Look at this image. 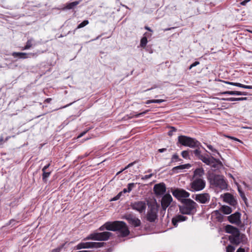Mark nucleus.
Listing matches in <instances>:
<instances>
[{"label": "nucleus", "mask_w": 252, "mask_h": 252, "mask_svg": "<svg viewBox=\"0 0 252 252\" xmlns=\"http://www.w3.org/2000/svg\"><path fill=\"white\" fill-rule=\"evenodd\" d=\"M225 231L231 234L229 236V240L231 243L238 245L240 243L246 244L247 241V236L241 233L239 230L231 225H227L225 227Z\"/></svg>", "instance_id": "1"}, {"label": "nucleus", "mask_w": 252, "mask_h": 252, "mask_svg": "<svg viewBox=\"0 0 252 252\" xmlns=\"http://www.w3.org/2000/svg\"><path fill=\"white\" fill-rule=\"evenodd\" d=\"M105 226L107 230L118 231L119 235L122 237H126L129 234V231L126 223L123 221L106 222Z\"/></svg>", "instance_id": "2"}, {"label": "nucleus", "mask_w": 252, "mask_h": 252, "mask_svg": "<svg viewBox=\"0 0 252 252\" xmlns=\"http://www.w3.org/2000/svg\"><path fill=\"white\" fill-rule=\"evenodd\" d=\"M208 180L213 187L223 190L227 189V185L223 176L213 172L208 173Z\"/></svg>", "instance_id": "3"}, {"label": "nucleus", "mask_w": 252, "mask_h": 252, "mask_svg": "<svg viewBox=\"0 0 252 252\" xmlns=\"http://www.w3.org/2000/svg\"><path fill=\"white\" fill-rule=\"evenodd\" d=\"M182 205H180L179 211L182 214L193 215L196 212L197 203L190 199L182 200Z\"/></svg>", "instance_id": "4"}, {"label": "nucleus", "mask_w": 252, "mask_h": 252, "mask_svg": "<svg viewBox=\"0 0 252 252\" xmlns=\"http://www.w3.org/2000/svg\"><path fill=\"white\" fill-rule=\"evenodd\" d=\"M178 144L191 148L201 147V143L196 139L185 135H180L178 136L177 144Z\"/></svg>", "instance_id": "5"}, {"label": "nucleus", "mask_w": 252, "mask_h": 252, "mask_svg": "<svg viewBox=\"0 0 252 252\" xmlns=\"http://www.w3.org/2000/svg\"><path fill=\"white\" fill-rule=\"evenodd\" d=\"M206 186L205 181L203 178H192L188 189L192 192L203 190Z\"/></svg>", "instance_id": "6"}, {"label": "nucleus", "mask_w": 252, "mask_h": 252, "mask_svg": "<svg viewBox=\"0 0 252 252\" xmlns=\"http://www.w3.org/2000/svg\"><path fill=\"white\" fill-rule=\"evenodd\" d=\"M112 233L105 231L102 232H95L90 234L84 240H93L96 241H106L111 236Z\"/></svg>", "instance_id": "7"}, {"label": "nucleus", "mask_w": 252, "mask_h": 252, "mask_svg": "<svg viewBox=\"0 0 252 252\" xmlns=\"http://www.w3.org/2000/svg\"><path fill=\"white\" fill-rule=\"evenodd\" d=\"M104 242H81L76 246V249L80 250L82 249L98 248L104 246Z\"/></svg>", "instance_id": "8"}, {"label": "nucleus", "mask_w": 252, "mask_h": 252, "mask_svg": "<svg viewBox=\"0 0 252 252\" xmlns=\"http://www.w3.org/2000/svg\"><path fill=\"white\" fill-rule=\"evenodd\" d=\"M171 192L173 195L181 202L182 199H188L187 198L189 197L190 195L189 193L185 189L178 188L172 189Z\"/></svg>", "instance_id": "9"}, {"label": "nucleus", "mask_w": 252, "mask_h": 252, "mask_svg": "<svg viewBox=\"0 0 252 252\" xmlns=\"http://www.w3.org/2000/svg\"><path fill=\"white\" fill-rule=\"evenodd\" d=\"M130 207L133 210H136L140 213H142L145 212L146 210V204L145 201H138L131 202Z\"/></svg>", "instance_id": "10"}, {"label": "nucleus", "mask_w": 252, "mask_h": 252, "mask_svg": "<svg viewBox=\"0 0 252 252\" xmlns=\"http://www.w3.org/2000/svg\"><path fill=\"white\" fill-rule=\"evenodd\" d=\"M158 209L157 207L152 206L150 208L147 215V219L150 222H154L158 218Z\"/></svg>", "instance_id": "11"}, {"label": "nucleus", "mask_w": 252, "mask_h": 252, "mask_svg": "<svg viewBox=\"0 0 252 252\" xmlns=\"http://www.w3.org/2000/svg\"><path fill=\"white\" fill-rule=\"evenodd\" d=\"M173 199L171 195L168 193L164 194L161 199V206L162 209L165 211L167 208L172 202Z\"/></svg>", "instance_id": "12"}, {"label": "nucleus", "mask_w": 252, "mask_h": 252, "mask_svg": "<svg viewBox=\"0 0 252 252\" xmlns=\"http://www.w3.org/2000/svg\"><path fill=\"white\" fill-rule=\"evenodd\" d=\"M124 218L127 220L128 222L134 227H138L141 225L140 220L131 214L126 215Z\"/></svg>", "instance_id": "13"}, {"label": "nucleus", "mask_w": 252, "mask_h": 252, "mask_svg": "<svg viewBox=\"0 0 252 252\" xmlns=\"http://www.w3.org/2000/svg\"><path fill=\"white\" fill-rule=\"evenodd\" d=\"M241 213L238 212H236L228 216V220L230 223L235 224L237 226H239L242 223L241 221Z\"/></svg>", "instance_id": "14"}, {"label": "nucleus", "mask_w": 252, "mask_h": 252, "mask_svg": "<svg viewBox=\"0 0 252 252\" xmlns=\"http://www.w3.org/2000/svg\"><path fill=\"white\" fill-rule=\"evenodd\" d=\"M194 199L198 202L202 204L208 203L210 199V196L207 193L196 194Z\"/></svg>", "instance_id": "15"}, {"label": "nucleus", "mask_w": 252, "mask_h": 252, "mask_svg": "<svg viewBox=\"0 0 252 252\" xmlns=\"http://www.w3.org/2000/svg\"><path fill=\"white\" fill-rule=\"evenodd\" d=\"M153 189L157 195H162L166 192L165 185L163 183L156 184Z\"/></svg>", "instance_id": "16"}, {"label": "nucleus", "mask_w": 252, "mask_h": 252, "mask_svg": "<svg viewBox=\"0 0 252 252\" xmlns=\"http://www.w3.org/2000/svg\"><path fill=\"white\" fill-rule=\"evenodd\" d=\"M12 56L14 58H19V59H26L36 56V53H23V52H13Z\"/></svg>", "instance_id": "17"}, {"label": "nucleus", "mask_w": 252, "mask_h": 252, "mask_svg": "<svg viewBox=\"0 0 252 252\" xmlns=\"http://www.w3.org/2000/svg\"><path fill=\"white\" fill-rule=\"evenodd\" d=\"M223 201L233 206L237 204V202L234 198L233 196L229 193H225L224 194Z\"/></svg>", "instance_id": "18"}, {"label": "nucleus", "mask_w": 252, "mask_h": 252, "mask_svg": "<svg viewBox=\"0 0 252 252\" xmlns=\"http://www.w3.org/2000/svg\"><path fill=\"white\" fill-rule=\"evenodd\" d=\"M187 219L188 217L186 216L182 215H178L172 219V223L175 227H177L179 222L184 221Z\"/></svg>", "instance_id": "19"}, {"label": "nucleus", "mask_w": 252, "mask_h": 252, "mask_svg": "<svg viewBox=\"0 0 252 252\" xmlns=\"http://www.w3.org/2000/svg\"><path fill=\"white\" fill-rule=\"evenodd\" d=\"M191 165L189 163L180 165L173 167L172 171L174 173H178L181 170L185 169H189Z\"/></svg>", "instance_id": "20"}, {"label": "nucleus", "mask_w": 252, "mask_h": 252, "mask_svg": "<svg viewBox=\"0 0 252 252\" xmlns=\"http://www.w3.org/2000/svg\"><path fill=\"white\" fill-rule=\"evenodd\" d=\"M148 112H149L148 110H146L145 111L139 113L138 114H134V113H131L129 115H127L124 117L123 119L124 120H127L133 118H139L141 116H143L144 114H146Z\"/></svg>", "instance_id": "21"}, {"label": "nucleus", "mask_w": 252, "mask_h": 252, "mask_svg": "<svg viewBox=\"0 0 252 252\" xmlns=\"http://www.w3.org/2000/svg\"><path fill=\"white\" fill-rule=\"evenodd\" d=\"M214 170L219 169L222 166V162L218 159L214 158V160H212V163L209 165Z\"/></svg>", "instance_id": "22"}, {"label": "nucleus", "mask_w": 252, "mask_h": 252, "mask_svg": "<svg viewBox=\"0 0 252 252\" xmlns=\"http://www.w3.org/2000/svg\"><path fill=\"white\" fill-rule=\"evenodd\" d=\"M35 43L34 39L32 38H31L28 40L26 42V45L22 48V50H28L31 47L35 45Z\"/></svg>", "instance_id": "23"}, {"label": "nucleus", "mask_w": 252, "mask_h": 252, "mask_svg": "<svg viewBox=\"0 0 252 252\" xmlns=\"http://www.w3.org/2000/svg\"><path fill=\"white\" fill-rule=\"evenodd\" d=\"M204 174V170L202 168H198L196 169L193 172V175L192 178H203Z\"/></svg>", "instance_id": "24"}, {"label": "nucleus", "mask_w": 252, "mask_h": 252, "mask_svg": "<svg viewBox=\"0 0 252 252\" xmlns=\"http://www.w3.org/2000/svg\"><path fill=\"white\" fill-rule=\"evenodd\" d=\"M200 160H202L206 164L209 165L212 163V160H214V158L213 157H209L208 155H203L202 157H201Z\"/></svg>", "instance_id": "25"}, {"label": "nucleus", "mask_w": 252, "mask_h": 252, "mask_svg": "<svg viewBox=\"0 0 252 252\" xmlns=\"http://www.w3.org/2000/svg\"><path fill=\"white\" fill-rule=\"evenodd\" d=\"M224 82L227 84L237 86L244 89H252V86L245 85L239 83L230 82L228 81H224Z\"/></svg>", "instance_id": "26"}, {"label": "nucleus", "mask_w": 252, "mask_h": 252, "mask_svg": "<svg viewBox=\"0 0 252 252\" xmlns=\"http://www.w3.org/2000/svg\"><path fill=\"white\" fill-rule=\"evenodd\" d=\"M79 3V1H75L72 2L68 3L66 4V6L64 7L63 9H73Z\"/></svg>", "instance_id": "27"}, {"label": "nucleus", "mask_w": 252, "mask_h": 252, "mask_svg": "<svg viewBox=\"0 0 252 252\" xmlns=\"http://www.w3.org/2000/svg\"><path fill=\"white\" fill-rule=\"evenodd\" d=\"M223 100L234 101H242L247 99V97H229L223 98L221 99Z\"/></svg>", "instance_id": "28"}, {"label": "nucleus", "mask_w": 252, "mask_h": 252, "mask_svg": "<svg viewBox=\"0 0 252 252\" xmlns=\"http://www.w3.org/2000/svg\"><path fill=\"white\" fill-rule=\"evenodd\" d=\"M221 211L225 214H229L232 212V209L228 206H222L221 208Z\"/></svg>", "instance_id": "29"}, {"label": "nucleus", "mask_w": 252, "mask_h": 252, "mask_svg": "<svg viewBox=\"0 0 252 252\" xmlns=\"http://www.w3.org/2000/svg\"><path fill=\"white\" fill-rule=\"evenodd\" d=\"M200 147L199 148H197V149H195L194 151H190L191 153H193L195 157H196L199 159L201 158V157L203 156V155L201 154V151L199 150Z\"/></svg>", "instance_id": "30"}, {"label": "nucleus", "mask_w": 252, "mask_h": 252, "mask_svg": "<svg viewBox=\"0 0 252 252\" xmlns=\"http://www.w3.org/2000/svg\"><path fill=\"white\" fill-rule=\"evenodd\" d=\"M42 180L44 182L47 181V179L49 177L51 174L50 171H47L46 170H42Z\"/></svg>", "instance_id": "31"}, {"label": "nucleus", "mask_w": 252, "mask_h": 252, "mask_svg": "<svg viewBox=\"0 0 252 252\" xmlns=\"http://www.w3.org/2000/svg\"><path fill=\"white\" fill-rule=\"evenodd\" d=\"M89 21L87 20L83 21L82 22H81L78 25L76 29L74 31L73 33H75V31L76 30L84 27L85 26H87L89 24Z\"/></svg>", "instance_id": "32"}, {"label": "nucleus", "mask_w": 252, "mask_h": 252, "mask_svg": "<svg viewBox=\"0 0 252 252\" xmlns=\"http://www.w3.org/2000/svg\"><path fill=\"white\" fill-rule=\"evenodd\" d=\"M238 192H239V193L240 196L241 197L242 199L244 200V201H245L246 202V201L247 200V198L245 195L244 192H243V191L242 190L241 188L239 186H238Z\"/></svg>", "instance_id": "33"}, {"label": "nucleus", "mask_w": 252, "mask_h": 252, "mask_svg": "<svg viewBox=\"0 0 252 252\" xmlns=\"http://www.w3.org/2000/svg\"><path fill=\"white\" fill-rule=\"evenodd\" d=\"M148 42L146 36H143L140 41V46L141 47L145 48Z\"/></svg>", "instance_id": "34"}, {"label": "nucleus", "mask_w": 252, "mask_h": 252, "mask_svg": "<svg viewBox=\"0 0 252 252\" xmlns=\"http://www.w3.org/2000/svg\"><path fill=\"white\" fill-rule=\"evenodd\" d=\"M205 145L210 150H211L213 152L216 153L218 155L220 156V154L218 152V150L215 149L212 145L206 143H205Z\"/></svg>", "instance_id": "35"}, {"label": "nucleus", "mask_w": 252, "mask_h": 252, "mask_svg": "<svg viewBox=\"0 0 252 252\" xmlns=\"http://www.w3.org/2000/svg\"><path fill=\"white\" fill-rule=\"evenodd\" d=\"M247 94L246 92H242L239 91H231V95H246Z\"/></svg>", "instance_id": "36"}, {"label": "nucleus", "mask_w": 252, "mask_h": 252, "mask_svg": "<svg viewBox=\"0 0 252 252\" xmlns=\"http://www.w3.org/2000/svg\"><path fill=\"white\" fill-rule=\"evenodd\" d=\"M181 155L183 158H189V151H183L182 152Z\"/></svg>", "instance_id": "37"}, {"label": "nucleus", "mask_w": 252, "mask_h": 252, "mask_svg": "<svg viewBox=\"0 0 252 252\" xmlns=\"http://www.w3.org/2000/svg\"><path fill=\"white\" fill-rule=\"evenodd\" d=\"M180 160H181V159L179 158V156L177 154H174L172 156V157L171 158L172 162H175Z\"/></svg>", "instance_id": "38"}, {"label": "nucleus", "mask_w": 252, "mask_h": 252, "mask_svg": "<svg viewBox=\"0 0 252 252\" xmlns=\"http://www.w3.org/2000/svg\"><path fill=\"white\" fill-rule=\"evenodd\" d=\"M123 194V192H120L116 196L112 198L110 200L112 201H116L120 198Z\"/></svg>", "instance_id": "39"}, {"label": "nucleus", "mask_w": 252, "mask_h": 252, "mask_svg": "<svg viewBox=\"0 0 252 252\" xmlns=\"http://www.w3.org/2000/svg\"><path fill=\"white\" fill-rule=\"evenodd\" d=\"M135 184L134 183H129L127 185V191H129V192L132 190V189L135 187Z\"/></svg>", "instance_id": "40"}, {"label": "nucleus", "mask_w": 252, "mask_h": 252, "mask_svg": "<svg viewBox=\"0 0 252 252\" xmlns=\"http://www.w3.org/2000/svg\"><path fill=\"white\" fill-rule=\"evenodd\" d=\"M235 250V248L231 245H228L226 247V252H234Z\"/></svg>", "instance_id": "41"}, {"label": "nucleus", "mask_w": 252, "mask_h": 252, "mask_svg": "<svg viewBox=\"0 0 252 252\" xmlns=\"http://www.w3.org/2000/svg\"><path fill=\"white\" fill-rule=\"evenodd\" d=\"M153 176V174H150L149 175H146L144 176H143L142 178H141V179L143 180H147V179H150V178H151L152 176Z\"/></svg>", "instance_id": "42"}, {"label": "nucleus", "mask_w": 252, "mask_h": 252, "mask_svg": "<svg viewBox=\"0 0 252 252\" xmlns=\"http://www.w3.org/2000/svg\"><path fill=\"white\" fill-rule=\"evenodd\" d=\"M177 129L174 127H171V130L168 132V135L169 136H172L173 132L176 131Z\"/></svg>", "instance_id": "43"}, {"label": "nucleus", "mask_w": 252, "mask_h": 252, "mask_svg": "<svg viewBox=\"0 0 252 252\" xmlns=\"http://www.w3.org/2000/svg\"><path fill=\"white\" fill-rule=\"evenodd\" d=\"M199 64V62H195L194 63H192L189 67V69H191L192 67L198 65Z\"/></svg>", "instance_id": "44"}, {"label": "nucleus", "mask_w": 252, "mask_h": 252, "mask_svg": "<svg viewBox=\"0 0 252 252\" xmlns=\"http://www.w3.org/2000/svg\"><path fill=\"white\" fill-rule=\"evenodd\" d=\"M153 100H154V103H160L163 102L165 101L164 99H153Z\"/></svg>", "instance_id": "45"}, {"label": "nucleus", "mask_w": 252, "mask_h": 252, "mask_svg": "<svg viewBox=\"0 0 252 252\" xmlns=\"http://www.w3.org/2000/svg\"><path fill=\"white\" fill-rule=\"evenodd\" d=\"M220 94H229L231 95V91H225L220 93Z\"/></svg>", "instance_id": "46"}, {"label": "nucleus", "mask_w": 252, "mask_h": 252, "mask_svg": "<svg viewBox=\"0 0 252 252\" xmlns=\"http://www.w3.org/2000/svg\"><path fill=\"white\" fill-rule=\"evenodd\" d=\"M251 0H244V1H242L240 4L242 5H246V4L249 2Z\"/></svg>", "instance_id": "47"}, {"label": "nucleus", "mask_w": 252, "mask_h": 252, "mask_svg": "<svg viewBox=\"0 0 252 252\" xmlns=\"http://www.w3.org/2000/svg\"><path fill=\"white\" fill-rule=\"evenodd\" d=\"M104 229H106L105 223L100 226L98 229L99 231H103Z\"/></svg>", "instance_id": "48"}, {"label": "nucleus", "mask_w": 252, "mask_h": 252, "mask_svg": "<svg viewBox=\"0 0 252 252\" xmlns=\"http://www.w3.org/2000/svg\"><path fill=\"white\" fill-rule=\"evenodd\" d=\"M89 155V153H86L85 154H84V155L83 156H80L79 157V158H80V159H83V158H85V157H87V156H88Z\"/></svg>", "instance_id": "49"}, {"label": "nucleus", "mask_w": 252, "mask_h": 252, "mask_svg": "<svg viewBox=\"0 0 252 252\" xmlns=\"http://www.w3.org/2000/svg\"><path fill=\"white\" fill-rule=\"evenodd\" d=\"M152 36V33H149V32H145L144 34V36H146L147 37V38L149 37H150Z\"/></svg>", "instance_id": "50"}, {"label": "nucleus", "mask_w": 252, "mask_h": 252, "mask_svg": "<svg viewBox=\"0 0 252 252\" xmlns=\"http://www.w3.org/2000/svg\"><path fill=\"white\" fill-rule=\"evenodd\" d=\"M167 151V149L166 148H162V149H159L158 150V151L159 152V153H163V152H164L165 151Z\"/></svg>", "instance_id": "51"}, {"label": "nucleus", "mask_w": 252, "mask_h": 252, "mask_svg": "<svg viewBox=\"0 0 252 252\" xmlns=\"http://www.w3.org/2000/svg\"><path fill=\"white\" fill-rule=\"evenodd\" d=\"M50 164L48 163L46 165L44 166L43 168H42V170H46L50 166Z\"/></svg>", "instance_id": "52"}, {"label": "nucleus", "mask_w": 252, "mask_h": 252, "mask_svg": "<svg viewBox=\"0 0 252 252\" xmlns=\"http://www.w3.org/2000/svg\"><path fill=\"white\" fill-rule=\"evenodd\" d=\"M154 103V100L153 99H152V100H147L146 102H145V103L146 104H150V103Z\"/></svg>", "instance_id": "53"}, {"label": "nucleus", "mask_w": 252, "mask_h": 252, "mask_svg": "<svg viewBox=\"0 0 252 252\" xmlns=\"http://www.w3.org/2000/svg\"><path fill=\"white\" fill-rule=\"evenodd\" d=\"M236 252H245V251L244 249L240 248L237 250Z\"/></svg>", "instance_id": "54"}, {"label": "nucleus", "mask_w": 252, "mask_h": 252, "mask_svg": "<svg viewBox=\"0 0 252 252\" xmlns=\"http://www.w3.org/2000/svg\"><path fill=\"white\" fill-rule=\"evenodd\" d=\"M76 101H74L73 102H71V103H70L69 104H68L63 107H62V108H66L68 106H70L71 105H72L73 103H74Z\"/></svg>", "instance_id": "55"}, {"label": "nucleus", "mask_w": 252, "mask_h": 252, "mask_svg": "<svg viewBox=\"0 0 252 252\" xmlns=\"http://www.w3.org/2000/svg\"><path fill=\"white\" fill-rule=\"evenodd\" d=\"M215 214L217 215V216H221V215L220 214L219 211L218 210H216L215 211Z\"/></svg>", "instance_id": "56"}, {"label": "nucleus", "mask_w": 252, "mask_h": 252, "mask_svg": "<svg viewBox=\"0 0 252 252\" xmlns=\"http://www.w3.org/2000/svg\"><path fill=\"white\" fill-rule=\"evenodd\" d=\"M87 132V131H84L83 132H82L81 133H80L79 134V135L78 136V137H81L82 136H83Z\"/></svg>", "instance_id": "57"}, {"label": "nucleus", "mask_w": 252, "mask_h": 252, "mask_svg": "<svg viewBox=\"0 0 252 252\" xmlns=\"http://www.w3.org/2000/svg\"><path fill=\"white\" fill-rule=\"evenodd\" d=\"M135 162H131L127 165V166L126 167V168H127L131 166H132L134 164Z\"/></svg>", "instance_id": "58"}, {"label": "nucleus", "mask_w": 252, "mask_h": 252, "mask_svg": "<svg viewBox=\"0 0 252 252\" xmlns=\"http://www.w3.org/2000/svg\"><path fill=\"white\" fill-rule=\"evenodd\" d=\"M121 192H123V193H126V192H129V191H127V189H124L123 191H122Z\"/></svg>", "instance_id": "59"}, {"label": "nucleus", "mask_w": 252, "mask_h": 252, "mask_svg": "<svg viewBox=\"0 0 252 252\" xmlns=\"http://www.w3.org/2000/svg\"><path fill=\"white\" fill-rule=\"evenodd\" d=\"M52 99L50 98H47L45 99V101L47 103H49L51 101Z\"/></svg>", "instance_id": "60"}, {"label": "nucleus", "mask_w": 252, "mask_h": 252, "mask_svg": "<svg viewBox=\"0 0 252 252\" xmlns=\"http://www.w3.org/2000/svg\"><path fill=\"white\" fill-rule=\"evenodd\" d=\"M145 29L146 30H148V31H149L151 32H153L152 30L151 29V28L150 27H149L146 26L145 27Z\"/></svg>", "instance_id": "61"}, {"label": "nucleus", "mask_w": 252, "mask_h": 252, "mask_svg": "<svg viewBox=\"0 0 252 252\" xmlns=\"http://www.w3.org/2000/svg\"><path fill=\"white\" fill-rule=\"evenodd\" d=\"M230 138L232 139H234V140L235 141H240L238 139L236 138H235V137H229Z\"/></svg>", "instance_id": "62"}, {"label": "nucleus", "mask_w": 252, "mask_h": 252, "mask_svg": "<svg viewBox=\"0 0 252 252\" xmlns=\"http://www.w3.org/2000/svg\"><path fill=\"white\" fill-rule=\"evenodd\" d=\"M59 252V250H58V249H54L52 251V252Z\"/></svg>", "instance_id": "63"}, {"label": "nucleus", "mask_w": 252, "mask_h": 252, "mask_svg": "<svg viewBox=\"0 0 252 252\" xmlns=\"http://www.w3.org/2000/svg\"><path fill=\"white\" fill-rule=\"evenodd\" d=\"M171 29V28H167V29H165L164 31H167L170 30Z\"/></svg>", "instance_id": "64"}]
</instances>
